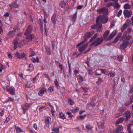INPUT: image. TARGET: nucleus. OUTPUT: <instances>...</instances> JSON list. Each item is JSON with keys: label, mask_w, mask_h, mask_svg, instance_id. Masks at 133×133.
Here are the masks:
<instances>
[{"label": "nucleus", "mask_w": 133, "mask_h": 133, "mask_svg": "<svg viewBox=\"0 0 133 133\" xmlns=\"http://www.w3.org/2000/svg\"><path fill=\"white\" fill-rule=\"evenodd\" d=\"M33 29V27L31 25H30L28 27L24 33V35L26 36V41L27 42H29L33 38V35H31L30 34Z\"/></svg>", "instance_id": "obj_1"}, {"label": "nucleus", "mask_w": 133, "mask_h": 133, "mask_svg": "<svg viewBox=\"0 0 133 133\" xmlns=\"http://www.w3.org/2000/svg\"><path fill=\"white\" fill-rule=\"evenodd\" d=\"M109 33L110 32L109 30H107L105 32L103 35L104 39L107 41L112 39L117 33V30H114L109 36H108V35Z\"/></svg>", "instance_id": "obj_2"}, {"label": "nucleus", "mask_w": 133, "mask_h": 133, "mask_svg": "<svg viewBox=\"0 0 133 133\" xmlns=\"http://www.w3.org/2000/svg\"><path fill=\"white\" fill-rule=\"evenodd\" d=\"M108 19V18L106 16H100L97 18L96 22L97 24L101 23L105 24L107 22Z\"/></svg>", "instance_id": "obj_3"}, {"label": "nucleus", "mask_w": 133, "mask_h": 133, "mask_svg": "<svg viewBox=\"0 0 133 133\" xmlns=\"http://www.w3.org/2000/svg\"><path fill=\"white\" fill-rule=\"evenodd\" d=\"M94 31H92L91 32L87 33L84 36V38L85 40L81 41L79 43H78L77 44V45L76 47H78L80 45L83 44L86 40V39L90 37L94 34Z\"/></svg>", "instance_id": "obj_4"}, {"label": "nucleus", "mask_w": 133, "mask_h": 133, "mask_svg": "<svg viewBox=\"0 0 133 133\" xmlns=\"http://www.w3.org/2000/svg\"><path fill=\"white\" fill-rule=\"evenodd\" d=\"M103 39L102 37L98 38L96 39L93 43L91 44L90 46H96L100 44L103 42Z\"/></svg>", "instance_id": "obj_5"}, {"label": "nucleus", "mask_w": 133, "mask_h": 133, "mask_svg": "<svg viewBox=\"0 0 133 133\" xmlns=\"http://www.w3.org/2000/svg\"><path fill=\"white\" fill-rule=\"evenodd\" d=\"M132 37V36L129 35L127 32H125L123 34V36L121 38V39H123V41H129Z\"/></svg>", "instance_id": "obj_6"}, {"label": "nucleus", "mask_w": 133, "mask_h": 133, "mask_svg": "<svg viewBox=\"0 0 133 133\" xmlns=\"http://www.w3.org/2000/svg\"><path fill=\"white\" fill-rule=\"evenodd\" d=\"M99 14H108V9L106 7H103L98 9L96 11Z\"/></svg>", "instance_id": "obj_7"}, {"label": "nucleus", "mask_w": 133, "mask_h": 133, "mask_svg": "<svg viewBox=\"0 0 133 133\" xmlns=\"http://www.w3.org/2000/svg\"><path fill=\"white\" fill-rule=\"evenodd\" d=\"M29 100H30V99ZM28 102L25 103L24 105L22 107V109L23 110V113L25 114L26 110L29 108L31 104V103L28 102Z\"/></svg>", "instance_id": "obj_8"}, {"label": "nucleus", "mask_w": 133, "mask_h": 133, "mask_svg": "<svg viewBox=\"0 0 133 133\" xmlns=\"http://www.w3.org/2000/svg\"><path fill=\"white\" fill-rule=\"evenodd\" d=\"M127 128L129 133H133V120L128 125Z\"/></svg>", "instance_id": "obj_9"}, {"label": "nucleus", "mask_w": 133, "mask_h": 133, "mask_svg": "<svg viewBox=\"0 0 133 133\" xmlns=\"http://www.w3.org/2000/svg\"><path fill=\"white\" fill-rule=\"evenodd\" d=\"M129 43V41H123L122 44L120 46V49H125L127 47Z\"/></svg>", "instance_id": "obj_10"}, {"label": "nucleus", "mask_w": 133, "mask_h": 133, "mask_svg": "<svg viewBox=\"0 0 133 133\" xmlns=\"http://www.w3.org/2000/svg\"><path fill=\"white\" fill-rule=\"evenodd\" d=\"M14 49H16L19 45V42L18 39L15 38L13 41Z\"/></svg>", "instance_id": "obj_11"}, {"label": "nucleus", "mask_w": 133, "mask_h": 133, "mask_svg": "<svg viewBox=\"0 0 133 133\" xmlns=\"http://www.w3.org/2000/svg\"><path fill=\"white\" fill-rule=\"evenodd\" d=\"M132 12L131 10H124L123 11V14L125 17H130L132 14Z\"/></svg>", "instance_id": "obj_12"}, {"label": "nucleus", "mask_w": 133, "mask_h": 133, "mask_svg": "<svg viewBox=\"0 0 133 133\" xmlns=\"http://www.w3.org/2000/svg\"><path fill=\"white\" fill-rule=\"evenodd\" d=\"M88 45V44L87 43L79 47L78 49L80 52L82 53L83 51L85 50Z\"/></svg>", "instance_id": "obj_13"}, {"label": "nucleus", "mask_w": 133, "mask_h": 133, "mask_svg": "<svg viewBox=\"0 0 133 133\" xmlns=\"http://www.w3.org/2000/svg\"><path fill=\"white\" fill-rule=\"evenodd\" d=\"M15 89L13 87H12L8 89L6 91L9 92L11 94L14 95L15 94Z\"/></svg>", "instance_id": "obj_14"}, {"label": "nucleus", "mask_w": 133, "mask_h": 133, "mask_svg": "<svg viewBox=\"0 0 133 133\" xmlns=\"http://www.w3.org/2000/svg\"><path fill=\"white\" fill-rule=\"evenodd\" d=\"M10 7L11 8V9H12V8L13 7L15 8H18L19 6L18 5L17 3L16 2H12L9 5Z\"/></svg>", "instance_id": "obj_15"}, {"label": "nucleus", "mask_w": 133, "mask_h": 133, "mask_svg": "<svg viewBox=\"0 0 133 133\" xmlns=\"http://www.w3.org/2000/svg\"><path fill=\"white\" fill-rule=\"evenodd\" d=\"M77 15V11H76L74 15L70 16L69 17L70 20L72 21H75L76 19Z\"/></svg>", "instance_id": "obj_16"}, {"label": "nucleus", "mask_w": 133, "mask_h": 133, "mask_svg": "<svg viewBox=\"0 0 133 133\" xmlns=\"http://www.w3.org/2000/svg\"><path fill=\"white\" fill-rule=\"evenodd\" d=\"M123 130V127L121 125H119L114 131V133H119V132Z\"/></svg>", "instance_id": "obj_17"}, {"label": "nucleus", "mask_w": 133, "mask_h": 133, "mask_svg": "<svg viewBox=\"0 0 133 133\" xmlns=\"http://www.w3.org/2000/svg\"><path fill=\"white\" fill-rule=\"evenodd\" d=\"M51 123V118L50 117H48L45 118V123L47 126L48 125L49 126Z\"/></svg>", "instance_id": "obj_18"}, {"label": "nucleus", "mask_w": 133, "mask_h": 133, "mask_svg": "<svg viewBox=\"0 0 133 133\" xmlns=\"http://www.w3.org/2000/svg\"><path fill=\"white\" fill-rule=\"evenodd\" d=\"M130 113L129 111H127L124 114V116L126 117V119L127 121L130 118Z\"/></svg>", "instance_id": "obj_19"}, {"label": "nucleus", "mask_w": 133, "mask_h": 133, "mask_svg": "<svg viewBox=\"0 0 133 133\" xmlns=\"http://www.w3.org/2000/svg\"><path fill=\"white\" fill-rule=\"evenodd\" d=\"M56 15L55 14H54L53 15L51 18V22L54 25H55L56 22Z\"/></svg>", "instance_id": "obj_20"}, {"label": "nucleus", "mask_w": 133, "mask_h": 133, "mask_svg": "<svg viewBox=\"0 0 133 133\" xmlns=\"http://www.w3.org/2000/svg\"><path fill=\"white\" fill-rule=\"evenodd\" d=\"M122 35V33H119L117 35L116 37L115 38L114 41L113 42V43H115L117 42L119 40V38L121 37Z\"/></svg>", "instance_id": "obj_21"}, {"label": "nucleus", "mask_w": 133, "mask_h": 133, "mask_svg": "<svg viewBox=\"0 0 133 133\" xmlns=\"http://www.w3.org/2000/svg\"><path fill=\"white\" fill-rule=\"evenodd\" d=\"M101 25L99 23L97 24L96 23V24H94L91 26V28L94 29L100 28H101Z\"/></svg>", "instance_id": "obj_22"}, {"label": "nucleus", "mask_w": 133, "mask_h": 133, "mask_svg": "<svg viewBox=\"0 0 133 133\" xmlns=\"http://www.w3.org/2000/svg\"><path fill=\"white\" fill-rule=\"evenodd\" d=\"M104 123L103 121L99 122L97 123L98 127L101 128H104Z\"/></svg>", "instance_id": "obj_23"}, {"label": "nucleus", "mask_w": 133, "mask_h": 133, "mask_svg": "<svg viewBox=\"0 0 133 133\" xmlns=\"http://www.w3.org/2000/svg\"><path fill=\"white\" fill-rule=\"evenodd\" d=\"M15 35V32L13 31L9 32L7 34V36L9 38L12 37Z\"/></svg>", "instance_id": "obj_24"}, {"label": "nucleus", "mask_w": 133, "mask_h": 133, "mask_svg": "<svg viewBox=\"0 0 133 133\" xmlns=\"http://www.w3.org/2000/svg\"><path fill=\"white\" fill-rule=\"evenodd\" d=\"M15 129L16 130V132H23L25 133L19 127L17 126H15Z\"/></svg>", "instance_id": "obj_25"}, {"label": "nucleus", "mask_w": 133, "mask_h": 133, "mask_svg": "<svg viewBox=\"0 0 133 133\" xmlns=\"http://www.w3.org/2000/svg\"><path fill=\"white\" fill-rule=\"evenodd\" d=\"M33 65L32 64H30L28 66V68L27 69V71L31 72L33 70Z\"/></svg>", "instance_id": "obj_26"}, {"label": "nucleus", "mask_w": 133, "mask_h": 133, "mask_svg": "<svg viewBox=\"0 0 133 133\" xmlns=\"http://www.w3.org/2000/svg\"><path fill=\"white\" fill-rule=\"evenodd\" d=\"M127 26H128L127 25V24L126 23H125L123 24L121 28V31L122 32H123Z\"/></svg>", "instance_id": "obj_27"}, {"label": "nucleus", "mask_w": 133, "mask_h": 133, "mask_svg": "<svg viewBox=\"0 0 133 133\" xmlns=\"http://www.w3.org/2000/svg\"><path fill=\"white\" fill-rule=\"evenodd\" d=\"M131 8V5L128 3H126L124 6V9H130Z\"/></svg>", "instance_id": "obj_28"}, {"label": "nucleus", "mask_w": 133, "mask_h": 133, "mask_svg": "<svg viewBox=\"0 0 133 133\" xmlns=\"http://www.w3.org/2000/svg\"><path fill=\"white\" fill-rule=\"evenodd\" d=\"M59 117L60 118L63 119H66V117L64 114L62 112L60 113L59 115Z\"/></svg>", "instance_id": "obj_29"}, {"label": "nucleus", "mask_w": 133, "mask_h": 133, "mask_svg": "<svg viewBox=\"0 0 133 133\" xmlns=\"http://www.w3.org/2000/svg\"><path fill=\"white\" fill-rule=\"evenodd\" d=\"M29 51L30 53V55H29V57H32L34 55L35 53L32 49H30L29 50Z\"/></svg>", "instance_id": "obj_30"}, {"label": "nucleus", "mask_w": 133, "mask_h": 133, "mask_svg": "<svg viewBox=\"0 0 133 133\" xmlns=\"http://www.w3.org/2000/svg\"><path fill=\"white\" fill-rule=\"evenodd\" d=\"M68 103L70 105H73L74 104V101L71 98H69L68 99Z\"/></svg>", "instance_id": "obj_31"}, {"label": "nucleus", "mask_w": 133, "mask_h": 133, "mask_svg": "<svg viewBox=\"0 0 133 133\" xmlns=\"http://www.w3.org/2000/svg\"><path fill=\"white\" fill-rule=\"evenodd\" d=\"M124 118L123 117H121L118 119L117 122V123L119 124L120 123L122 122L124 120Z\"/></svg>", "instance_id": "obj_32"}, {"label": "nucleus", "mask_w": 133, "mask_h": 133, "mask_svg": "<svg viewBox=\"0 0 133 133\" xmlns=\"http://www.w3.org/2000/svg\"><path fill=\"white\" fill-rule=\"evenodd\" d=\"M20 53L18 52H17L15 54V57H16V58L18 59H21V57H20L19 55Z\"/></svg>", "instance_id": "obj_33"}, {"label": "nucleus", "mask_w": 133, "mask_h": 133, "mask_svg": "<svg viewBox=\"0 0 133 133\" xmlns=\"http://www.w3.org/2000/svg\"><path fill=\"white\" fill-rule=\"evenodd\" d=\"M107 75L111 77H113L115 76V74L114 72H110L108 73Z\"/></svg>", "instance_id": "obj_34"}, {"label": "nucleus", "mask_w": 133, "mask_h": 133, "mask_svg": "<svg viewBox=\"0 0 133 133\" xmlns=\"http://www.w3.org/2000/svg\"><path fill=\"white\" fill-rule=\"evenodd\" d=\"M113 6L116 8H118L120 7V5L118 3H114Z\"/></svg>", "instance_id": "obj_35"}, {"label": "nucleus", "mask_w": 133, "mask_h": 133, "mask_svg": "<svg viewBox=\"0 0 133 133\" xmlns=\"http://www.w3.org/2000/svg\"><path fill=\"white\" fill-rule=\"evenodd\" d=\"M45 90L44 89H42L38 93V94L40 96H42L44 93Z\"/></svg>", "instance_id": "obj_36"}, {"label": "nucleus", "mask_w": 133, "mask_h": 133, "mask_svg": "<svg viewBox=\"0 0 133 133\" xmlns=\"http://www.w3.org/2000/svg\"><path fill=\"white\" fill-rule=\"evenodd\" d=\"M129 92L130 93H132L133 92V84L130 86V89L129 91Z\"/></svg>", "instance_id": "obj_37"}, {"label": "nucleus", "mask_w": 133, "mask_h": 133, "mask_svg": "<svg viewBox=\"0 0 133 133\" xmlns=\"http://www.w3.org/2000/svg\"><path fill=\"white\" fill-rule=\"evenodd\" d=\"M123 58V56L122 55H121L118 56L117 59L118 60L120 61L122 60Z\"/></svg>", "instance_id": "obj_38"}, {"label": "nucleus", "mask_w": 133, "mask_h": 133, "mask_svg": "<svg viewBox=\"0 0 133 133\" xmlns=\"http://www.w3.org/2000/svg\"><path fill=\"white\" fill-rule=\"evenodd\" d=\"M122 115V113L121 112L116 114L114 115L115 117L116 118H118L121 116Z\"/></svg>", "instance_id": "obj_39"}, {"label": "nucleus", "mask_w": 133, "mask_h": 133, "mask_svg": "<svg viewBox=\"0 0 133 133\" xmlns=\"http://www.w3.org/2000/svg\"><path fill=\"white\" fill-rule=\"evenodd\" d=\"M100 71L99 69H97L95 72V75H101V73H99L98 71Z\"/></svg>", "instance_id": "obj_40"}, {"label": "nucleus", "mask_w": 133, "mask_h": 133, "mask_svg": "<svg viewBox=\"0 0 133 133\" xmlns=\"http://www.w3.org/2000/svg\"><path fill=\"white\" fill-rule=\"evenodd\" d=\"M52 131H55L56 133H58L59 132V128H56L52 130Z\"/></svg>", "instance_id": "obj_41"}, {"label": "nucleus", "mask_w": 133, "mask_h": 133, "mask_svg": "<svg viewBox=\"0 0 133 133\" xmlns=\"http://www.w3.org/2000/svg\"><path fill=\"white\" fill-rule=\"evenodd\" d=\"M54 82L55 86L57 87H58L59 86V85L58 84V81L56 79H55L54 81Z\"/></svg>", "instance_id": "obj_42"}, {"label": "nucleus", "mask_w": 133, "mask_h": 133, "mask_svg": "<svg viewBox=\"0 0 133 133\" xmlns=\"http://www.w3.org/2000/svg\"><path fill=\"white\" fill-rule=\"evenodd\" d=\"M79 109V108L78 107H76L75 109L72 110L73 112L75 113L77 112Z\"/></svg>", "instance_id": "obj_43"}, {"label": "nucleus", "mask_w": 133, "mask_h": 133, "mask_svg": "<svg viewBox=\"0 0 133 133\" xmlns=\"http://www.w3.org/2000/svg\"><path fill=\"white\" fill-rule=\"evenodd\" d=\"M131 23V22L130 20L128 19L126 20V23L127 24L128 26L130 25Z\"/></svg>", "instance_id": "obj_44"}, {"label": "nucleus", "mask_w": 133, "mask_h": 133, "mask_svg": "<svg viewBox=\"0 0 133 133\" xmlns=\"http://www.w3.org/2000/svg\"><path fill=\"white\" fill-rule=\"evenodd\" d=\"M98 36V35L97 34H95L93 37L90 40V42H91L93 39L96 37Z\"/></svg>", "instance_id": "obj_45"}, {"label": "nucleus", "mask_w": 133, "mask_h": 133, "mask_svg": "<svg viewBox=\"0 0 133 133\" xmlns=\"http://www.w3.org/2000/svg\"><path fill=\"white\" fill-rule=\"evenodd\" d=\"M86 128L88 130H91V127L90 124H88L86 125Z\"/></svg>", "instance_id": "obj_46"}, {"label": "nucleus", "mask_w": 133, "mask_h": 133, "mask_svg": "<svg viewBox=\"0 0 133 133\" xmlns=\"http://www.w3.org/2000/svg\"><path fill=\"white\" fill-rule=\"evenodd\" d=\"M112 5H113L112 3L110 2L106 4L105 6L107 7H110Z\"/></svg>", "instance_id": "obj_47"}, {"label": "nucleus", "mask_w": 133, "mask_h": 133, "mask_svg": "<svg viewBox=\"0 0 133 133\" xmlns=\"http://www.w3.org/2000/svg\"><path fill=\"white\" fill-rule=\"evenodd\" d=\"M66 114L69 116V117L70 118H72L73 117V116L71 112H68Z\"/></svg>", "instance_id": "obj_48"}, {"label": "nucleus", "mask_w": 133, "mask_h": 133, "mask_svg": "<svg viewBox=\"0 0 133 133\" xmlns=\"http://www.w3.org/2000/svg\"><path fill=\"white\" fill-rule=\"evenodd\" d=\"M86 115H84L82 116H79V118L80 119L82 120L83 119H84L86 117Z\"/></svg>", "instance_id": "obj_49"}, {"label": "nucleus", "mask_w": 133, "mask_h": 133, "mask_svg": "<svg viewBox=\"0 0 133 133\" xmlns=\"http://www.w3.org/2000/svg\"><path fill=\"white\" fill-rule=\"evenodd\" d=\"M21 56H22V59L24 58L25 59L26 57V54L23 53L22 54H21Z\"/></svg>", "instance_id": "obj_50"}, {"label": "nucleus", "mask_w": 133, "mask_h": 133, "mask_svg": "<svg viewBox=\"0 0 133 133\" xmlns=\"http://www.w3.org/2000/svg\"><path fill=\"white\" fill-rule=\"evenodd\" d=\"M102 82V79L100 78H98V81H97L96 83H97L99 84L101 82Z\"/></svg>", "instance_id": "obj_51"}, {"label": "nucleus", "mask_w": 133, "mask_h": 133, "mask_svg": "<svg viewBox=\"0 0 133 133\" xmlns=\"http://www.w3.org/2000/svg\"><path fill=\"white\" fill-rule=\"evenodd\" d=\"M83 5H79L77 7V9H81L83 7Z\"/></svg>", "instance_id": "obj_52"}, {"label": "nucleus", "mask_w": 133, "mask_h": 133, "mask_svg": "<svg viewBox=\"0 0 133 133\" xmlns=\"http://www.w3.org/2000/svg\"><path fill=\"white\" fill-rule=\"evenodd\" d=\"M122 11L121 10H120V11H119L118 12V13L117 16L119 17L121 15L122 13Z\"/></svg>", "instance_id": "obj_53"}, {"label": "nucleus", "mask_w": 133, "mask_h": 133, "mask_svg": "<svg viewBox=\"0 0 133 133\" xmlns=\"http://www.w3.org/2000/svg\"><path fill=\"white\" fill-rule=\"evenodd\" d=\"M99 70L102 73L105 74L106 73L105 69H99Z\"/></svg>", "instance_id": "obj_54"}, {"label": "nucleus", "mask_w": 133, "mask_h": 133, "mask_svg": "<svg viewBox=\"0 0 133 133\" xmlns=\"http://www.w3.org/2000/svg\"><path fill=\"white\" fill-rule=\"evenodd\" d=\"M4 110H2L0 112V116L1 117H2L4 114Z\"/></svg>", "instance_id": "obj_55"}, {"label": "nucleus", "mask_w": 133, "mask_h": 133, "mask_svg": "<svg viewBox=\"0 0 133 133\" xmlns=\"http://www.w3.org/2000/svg\"><path fill=\"white\" fill-rule=\"evenodd\" d=\"M83 90V91L84 92H86L88 90V89L86 88H82Z\"/></svg>", "instance_id": "obj_56"}, {"label": "nucleus", "mask_w": 133, "mask_h": 133, "mask_svg": "<svg viewBox=\"0 0 133 133\" xmlns=\"http://www.w3.org/2000/svg\"><path fill=\"white\" fill-rule=\"evenodd\" d=\"M59 68L60 69L61 71H62L63 70V68H62V65L59 63Z\"/></svg>", "instance_id": "obj_57"}, {"label": "nucleus", "mask_w": 133, "mask_h": 133, "mask_svg": "<svg viewBox=\"0 0 133 133\" xmlns=\"http://www.w3.org/2000/svg\"><path fill=\"white\" fill-rule=\"evenodd\" d=\"M131 28H128L127 29V31L128 32V33L129 34V33H131Z\"/></svg>", "instance_id": "obj_58"}, {"label": "nucleus", "mask_w": 133, "mask_h": 133, "mask_svg": "<svg viewBox=\"0 0 133 133\" xmlns=\"http://www.w3.org/2000/svg\"><path fill=\"white\" fill-rule=\"evenodd\" d=\"M9 14L8 12L5 13L3 15L5 17H7L9 16Z\"/></svg>", "instance_id": "obj_59"}, {"label": "nucleus", "mask_w": 133, "mask_h": 133, "mask_svg": "<svg viewBox=\"0 0 133 133\" xmlns=\"http://www.w3.org/2000/svg\"><path fill=\"white\" fill-rule=\"evenodd\" d=\"M33 127L35 130H37V126L36 123H34V124Z\"/></svg>", "instance_id": "obj_60"}, {"label": "nucleus", "mask_w": 133, "mask_h": 133, "mask_svg": "<svg viewBox=\"0 0 133 133\" xmlns=\"http://www.w3.org/2000/svg\"><path fill=\"white\" fill-rule=\"evenodd\" d=\"M115 25V23L114 21H112L111 23L110 26L111 27H112L114 26Z\"/></svg>", "instance_id": "obj_61"}, {"label": "nucleus", "mask_w": 133, "mask_h": 133, "mask_svg": "<svg viewBox=\"0 0 133 133\" xmlns=\"http://www.w3.org/2000/svg\"><path fill=\"white\" fill-rule=\"evenodd\" d=\"M74 72L75 74L76 75L79 73V71L77 70H74Z\"/></svg>", "instance_id": "obj_62"}, {"label": "nucleus", "mask_w": 133, "mask_h": 133, "mask_svg": "<svg viewBox=\"0 0 133 133\" xmlns=\"http://www.w3.org/2000/svg\"><path fill=\"white\" fill-rule=\"evenodd\" d=\"M9 119L8 118H7L5 120L4 122V123H8L9 121Z\"/></svg>", "instance_id": "obj_63"}, {"label": "nucleus", "mask_w": 133, "mask_h": 133, "mask_svg": "<svg viewBox=\"0 0 133 133\" xmlns=\"http://www.w3.org/2000/svg\"><path fill=\"white\" fill-rule=\"evenodd\" d=\"M131 103V102H127L124 105H125L126 106H128Z\"/></svg>", "instance_id": "obj_64"}]
</instances>
